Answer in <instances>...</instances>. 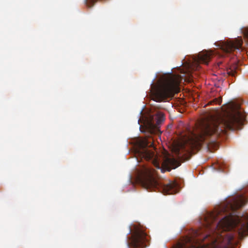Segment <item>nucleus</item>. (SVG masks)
Returning a JSON list of instances; mask_svg holds the SVG:
<instances>
[{"instance_id": "1", "label": "nucleus", "mask_w": 248, "mask_h": 248, "mask_svg": "<svg viewBox=\"0 0 248 248\" xmlns=\"http://www.w3.org/2000/svg\"><path fill=\"white\" fill-rule=\"evenodd\" d=\"M246 202L243 196L233 198L216 212L208 213L204 224L199 230H191L176 248H226L232 245L234 230L241 238L248 235V213L241 215L237 210Z\"/></svg>"}, {"instance_id": "2", "label": "nucleus", "mask_w": 248, "mask_h": 248, "mask_svg": "<svg viewBox=\"0 0 248 248\" xmlns=\"http://www.w3.org/2000/svg\"><path fill=\"white\" fill-rule=\"evenodd\" d=\"M230 109L231 112L223 116L213 117L209 121L202 122L198 133L192 134L190 140L193 145L200 147L205 143L208 149L212 152L218 148L217 138L226 134L227 130L240 129L245 121V114L238 103H232Z\"/></svg>"}, {"instance_id": "3", "label": "nucleus", "mask_w": 248, "mask_h": 248, "mask_svg": "<svg viewBox=\"0 0 248 248\" xmlns=\"http://www.w3.org/2000/svg\"><path fill=\"white\" fill-rule=\"evenodd\" d=\"M181 76L171 74L163 75L156 84L152 82L151 85L150 96L152 99L157 102L165 101L175 93L180 91L179 87Z\"/></svg>"}, {"instance_id": "4", "label": "nucleus", "mask_w": 248, "mask_h": 248, "mask_svg": "<svg viewBox=\"0 0 248 248\" xmlns=\"http://www.w3.org/2000/svg\"><path fill=\"white\" fill-rule=\"evenodd\" d=\"M137 180L145 189L150 191H159L164 194H173L177 192V184L175 182H169L162 183L157 179L156 171L150 168H144L139 174Z\"/></svg>"}, {"instance_id": "5", "label": "nucleus", "mask_w": 248, "mask_h": 248, "mask_svg": "<svg viewBox=\"0 0 248 248\" xmlns=\"http://www.w3.org/2000/svg\"><path fill=\"white\" fill-rule=\"evenodd\" d=\"M128 239L126 241V244L129 248H144L147 246L149 236L140 226L134 225V231Z\"/></svg>"}, {"instance_id": "6", "label": "nucleus", "mask_w": 248, "mask_h": 248, "mask_svg": "<svg viewBox=\"0 0 248 248\" xmlns=\"http://www.w3.org/2000/svg\"><path fill=\"white\" fill-rule=\"evenodd\" d=\"M243 44L241 37L235 38L234 40L220 41L217 44V46L220 48L223 52L229 53L235 50H240Z\"/></svg>"}, {"instance_id": "7", "label": "nucleus", "mask_w": 248, "mask_h": 248, "mask_svg": "<svg viewBox=\"0 0 248 248\" xmlns=\"http://www.w3.org/2000/svg\"><path fill=\"white\" fill-rule=\"evenodd\" d=\"M152 146H153V143L148 142L146 140L140 141L139 143V154L147 160L154 158L155 156L154 152L147 148Z\"/></svg>"}, {"instance_id": "8", "label": "nucleus", "mask_w": 248, "mask_h": 248, "mask_svg": "<svg viewBox=\"0 0 248 248\" xmlns=\"http://www.w3.org/2000/svg\"><path fill=\"white\" fill-rule=\"evenodd\" d=\"M178 157L179 160L174 157L165 156L162 163L163 167L169 171H170L171 169H174L177 168L180 166L181 163L180 158V156H179Z\"/></svg>"}, {"instance_id": "9", "label": "nucleus", "mask_w": 248, "mask_h": 248, "mask_svg": "<svg viewBox=\"0 0 248 248\" xmlns=\"http://www.w3.org/2000/svg\"><path fill=\"white\" fill-rule=\"evenodd\" d=\"M212 55V53L211 52L206 50H203L200 52L197 57L194 59V62L198 64L200 63L208 64L211 60Z\"/></svg>"}, {"instance_id": "10", "label": "nucleus", "mask_w": 248, "mask_h": 248, "mask_svg": "<svg viewBox=\"0 0 248 248\" xmlns=\"http://www.w3.org/2000/svg\"><path fill=\"white\" fill-rule=\"evenodd\" d=\"M155 120L156 121L155 124L154 121L152 120L149 122V127L150 128H153L157 127L164 121L165 116L164 113L161 112H157L155 116Z\"/></svg>"}, {"instance_id": "11", "label": "nucleus", "mask_w": 248, "mask_h": 248, "mask_svg": "<svg viewBox=\"0 0 248 248\" xmlns=\"http://www.w3.org/2000/svg\"><path fill=\"white\" fill-rule=\"evenodd\" d=\"M237 67L235 65H231L230 67L227 68V75L228 76H235Z\"/></svg>"}, {"instance_id": "12", "label": "nucleus", "mask_w": 248, "mask_h": 248, "mask_svg": "<svg viewBox=\"0 0 248 248\" xmlns=\"http://www.w3.org/2000/svg\"><path fill=\"white\" fill-rule=\"evenodd\" d=\"M98 0H85V4L87 7L91 8Z\"/></svg>"}, {"instance_id": "13", "label": "nucleus", "mask_w": 248, "mask_h": 248, "mask_svg": "<svg viewBox=\"0 0 248 248\" xmlns=\"http://www.w3.org/2000/svg\"><path fill=\"white\" fill-rule=\"evenodd\" d=\"M222 101V99L221 97L219 98H216L213 100L209 102L208 104L212 105V104L214 103L216 104H220L221 102Z\"/></svg>"}, {"instance_id": "14", "label": "nucleus", "mask_w": 248, "mask_h": 248, "mask_svg": "<svg viewBox=\"0 0 248 248\" xmlns=\"http://www.w3.org/2000/svg\"><path fill=\"white\" fill-rule=\"evenodd\" d=\"M154 165L157 169H160L159 163L155 159L154 160Z\"/></svg>"}, {"instance_id": "15", "label": "nucleus", "mask_w": 248, "mask_h": 248, "mask_svg": "<svg viewBox=\"0 0 248 248\" xmlns=\"http://www.w3.org/2000/svg\"><path fill=\"white\" fill-rule=\"evenodd\" d=\"M132 232V229L131 228H129V233H131Z\"/></svg>"}, {"instance_id": "16", "label": "nucleus", "mask_w": 248, "mask_h": 248, "mask_svg": "<svg viewBox=\"0 0 248 248\" xmlns=\"http://www.w3.org/2000/svg\"><path fill=\"white\" fill-rule=\"evenodd\" d=\"M247 37L248 38V30L247 31V32H246V34H245Z\"/></svg>"}, {"instance_id": "17", "label": "nucleus", "mask_w": 248, "mask_h": 248, "mask_svg": "<svg viewBox=\"0 0 248 248\" xmlns=\"http://www.w3.org/2000/svg\"><path fill=\"white\" fill-rule=\"evenodd\" d=\"M177 154L179 155V151H178Z\"/></svg>"}]
</instances>
